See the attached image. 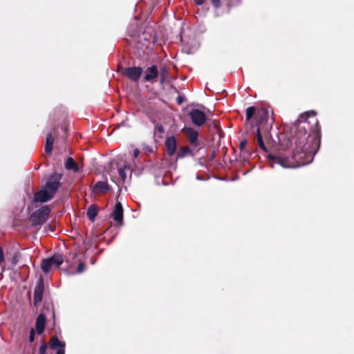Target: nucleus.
<instances>
[{
	"label": "nucleus",
	"instance_id": "nucleus-1",
	"mask_svg": "<svg viewBox=\"0 0 354 354\" xmlns=\"http://www.w3.org/2000/svg\"><path fill=\"white\" fill-rule=\"evenodd\" d=\"M297 122V132L291 139V143L294 142L295 145L292 149V157L289 158L282 153L269 154L268 158L272 167L274 164H278L284 168H295L308 164L312 161L317 149L318 142L314 136L307 134V131H311L310 124L315 127L318 124L315 113L310 111L301 114Z\"/></svg>",
	"mask_w": 354,
	"mask_h": 354
},
{
	"label": "nucleus",
	"instance_id": "nucleus-2",
	"mask_svg": "<svg viewBox=\"0 0 354 354\" xmlns=\"http://www.w3.org/2000/svg\"><path fill=\"white\" fill-rule=\"evenodd\" d=\"M62 175L54 173L47 179L44 188L35 195L36 202H47L52 199L60 186V180Z\"/></svg>",
	"mask_w": 354,
	"mask_h": 354
},
{
	"label": "nucleus",
	"instance_id": "nucleus-3",
	"mask_svg": "<svg viewBox=\"0 0 354 354\" xmlns=\"http://www.w3.org/2000/svg\"><path fill=\"white\" fill-rule=\"evenodd\" d=\"M246 122H249L254 118L257 124L268 122V111L263 107L257 108L250 106L245 111Z\"/></svg>",
	"mask_w": 354,
	"mask_h": 354
},
{
	"label": "nucleus",
	"instance_id": "nucleus-4",
	"mask_svg": "<svg viewBox=\"0 0 354 354\" xmlns=\"http://www.w3.org/2000/svg\"><path fill=\"white\" fill-rule=\"evenodd\" d=\"M50 212V209L48 206H44L34 212L30 216V221L32 225H41L44 224L48 218Z\"/></svg>",
	"mask_w": 354,
	"mask_h": 354
},
{
	"label": "nucleus",
	"instance_id": "nucleus-5",
	"mask_svg": "<svg viewBox=\"0 0 354 354\" xmlns=\"http://www.w3.org/2000/svg\"><path fill=\"white\" fill-rule=\"evenodd\" d=\"M64 261V258L61 254H54L53 257L44 259L41 264L42 270L47 273L55 268H58Z\"/></svg>",
	"mask_w": 354,
	"mask_h": 354
},
{
	"label": "nucleus",
	"instance_id": "nucleus-6",
	"mask_svg": "<svg viewBox=\"0 0 354 354\" xmlns=\"http://www.w3.org/2000/svg\"><path fill=\"white\" fill-rule=\"evenodd\" d=\"M189 115L193 124L198 127L203 125L207 120L204 112L198 109L191 110Z\"/></svg>",
	"mask_w": 354,
	"mask_h": 354
},
{
	"label": "nucleus",
	"instance_id": "nucleus-7",
	"mask_svg": "<svg viewBox=\"0 0 354 354\" xmlns=\"http://www.w3.org/2000/svg\"><path fill=\"white\" fill-rule=\"evenodd\" d=\"M142 73L140 67H128L122 71V74L130 79L131 81L136 82L139 80Z\"/></svg>",
	"mask_w": 354,
	"mask_h": 354
},
{
	"label": "nucleus",
	"instance_id": "nucleus-8",
	"mask_svg": "<svg viewBox=\"0 0 354 354\" xmlns=\"http://www.w3.org/2000/svg\"><path fill=\"white\" fill-rule=\"evenodd\" d=\"M49 346L53 350H57L56 354H65V342L59 340L56 336L53 337L49 342Z\"/></svg>",
	"mask_w": 354,
	"mask_h": 354
},
{
	"label": "nucleus",
	"instance_id": "nucleus-9",
	"mask_svg": "<svg viewBox=\"0 0 354 354\" xmlns=\"http://www.w3.org/2000/svg\"><path fill=\"white\" fill-rule=\"evenodd\" d=\"M182 131L188 137V139L191 145L195 147L198 146V133L196 130L191 127H185L183 129Z\"/></svg>",
	"mask_w": 354,
	"mask_h": 354
},
{
	"label": "nucleus",
	"instance_id": "nucleus-10",
	"mask_svg": "<svg viewBox=\"0 0 354 354\" xmlns=\"http://www.w3.org/2000/svg\"><path fill=\"white\" fill-rule=\"evenodd\" d=\"M158 75V68L156 66H151L147 68L145 74V80L153 82Z\"/></svg>",
	"mask_w": 354,
	"mask_h": 354
},
{
	"label": "nucleus",
	"instance_id": "nucleus-11",
	"mask_svg": "<svg viewBox=\"0 0 354 354\" xmlns=\"http://www.w3.org/2000/svg\"><path fill=\"white\" fill-rule=\"evenodd\" d=\"M165 147L167 150V153L169 156H172L176 151V140L174 136H171L167 138L165 141Z\"/></svg>",
	"mask_w": 354,
	"mask_h": 354
},
{
	"label": "nucleus",
	"instance_id": "nucleus-12",
	"mask_svg": "<svg viewBox=\"0 0 354 354\" xmlns=\"http://www.w3.org/2000/svg\"><path fill=\"white\" fill-rule=\"evenodd\" d=\"M43 292H44V284H43L42 281L41 280L35 288L34 302H35V305H37L38 303L41 301L42 297H43Z\"/></svg>",
	"mask_w": 354,
	"mask_h": 354
},
{
	"label": "nucleus",
	"instance_id": "nucleus-13",
	"mask_svg": "<svg viewBox=\"0 0 354 354\" xmlns=\"http://www.w3.org/2000/svg\"><path fill=\"white\" fill-rule=\"evenodd\" d=\"M112 217L113 219L118 222L122 223L123 220V209L122 204L118 202L115 205L114 211L112 214Z\"/></svg>",
	"mask_w": 354,
	"mask_h": 354
},
{
	"label": "nucleus",
	"instance_id": "nucleus-14",
	"mask_svg": "<svg viewBox=\"0 0 354 354\" xmlns=\"http://www.w3.org/2000/svg\"><path fill=\"white\" fill-rule=\"evenodd\" d=\"M46 324V317L44 314H39L37 318L35 328L38 335H41Z\"/></svg>",
	"mask_w": 354,
	"mask_h": 354
},
{
	"label": "nucleus",
	"instance_id": "nucleus-15",
	"mask_svg": "<svg viewBox=\"0 0 354 354\" xmlns=\"http://www.w3.org/2000/svg\"><path fill=\"white\" fill-rule=\"evenodd\" d=\"M65 167L68 170H73L75 172L79 171V167L76 162L72 158H68L66 159Z\"/></svg>",
	"mask_w": 354,
	"mask_h": 354
},
{
	"label": "nucleus",
	"instance_id": "nucleus-16",
	"mask_svg": "<svg viewBox=\"0 0 354 354\" xmlns=\"http://www.w3.org/2000/svg\"><path fill=\"white\" fill-rule=\"evenodd\" d=\"M187 156H194L192 149L189 147H180L178 151V157L182 158Z\"/></svg>",
	"mask_w": 354,
	"mask_h": 354
},
{
	"label": "nucleus",
	"instance_id": "nucleus-17",
	"mask_svg": "<svg viewBox=\"0 0 354 354\" xmlns=\"http://www.w3.org/2000/svg\"><path fill=\"white\" fill-rule=\"evenodd\" d=\"M93 189L95 191H99L100 192H106L109 190V187L106 182L99 181L95 185Z\"/></svg>",
	"mask_w": 354,
	"mask_h": 354
},
{
	"label": "nucleus",
	"instance_id": "nucleus-18",
	"mask_svg": "<svg viewBox=\"0 0 354 354\" xmlns=\"http://www.w3.org/2000/svg\"><path fill=\"white\" fill-rule=\"evenodd\" d=\"M54 144V138L51 134H48L46 138V142L45 145V151L48 153H50L53 150Z\"/></svg>",
	"mask_w": 354,
	"mask_h": 354
},
{
	"label": "nucleus",
	"instance_id": "nucleus-19",
	"mask_svg": "<svg viewBox=\"0 0 354 354\" xmlns=\"http://www.w3.org/2000/svg\"><path fill=\"white\" fill-rule=\"evenodd\" d=\"M87 216L91 221H93L95 216L97 214V208L95 205H91L87 209Z\"/></svg>",
	"mask_w": 354,
	"mask_h": 354
},
{
	"label": "nucleus",
	"instance_id": "nucleus-20",
	"mask_svg": "<svg viewBox=\"0 0 354 354\" xmlns=\"http://www.w3.org/2000/svg\"><path fill=\"white\" fill-rule=\"evenodd\" d=\"M256 140H257V142L258 144V145L259 146V147L265 152L267 151V149L266 147V145L263 141V138H262V136L261 134V132H260V129L259 127L257 128V135H256Z\"/></svg>",
	"mask_w": 354,
	"mask_h": 354
},
{
	"label": "nucleus",
	"instance_id": "nucleus-21",
	"mask_svg": "<svg viewBox=\"0 0 354 354\" xmlns=\"http://www.w3.org/2000/svg\"><path fill=\"white\" fill-rule=\"evenodd\" d=\"M160 83L164 84L166 79L168 77V72L165 67H162L160 71Z\"/></svg>",
	"mask_w": 354,
	"mask_h": 354
},
{
	"label": "nucleus",
	"instance_id": "nucleus-22",
	"mask_svg": "<svg viewBox=\"0 0 354 354\" xmlns=\"http://www.w3.org/2000/svg\"><path fill=\"white\" fill-rule=\"evenodd\" d=\"M126 167H120L118 170V173H119V175L121 177V178L123 180H125L126 178H127V174H126V172H125V169H126Z\"/></svg>",
	"mask_w": 354,
	"mask_h": 354
},
{
	"label": "nucleus",
	"instance_id": "nucleus-23",
	"mask_svg": "<svg viewBox=\"0 0 354 354\" xmlns=\"http://www.w3.org/2000/svg\"><path fill=\"white\" fill-rule=\"evenodd\" d=\"M86 270V265L84 263H80L77 269V273H82Z\"/></svg>",
	"mask_w": 354,
	"mask_h": 354
},
{
	"label": "nucleus",
	"instance_id": "nucleus-24",
	"mask_svg": "<svg viewBox=\"0 0 354 354\" xmlns=\"http://www.w3.org/2000/svg\"><path fill=\"white\" fill-rule=\"evenodd\" d=\"M48 348V345L45 343L42 344L39 347V354H46V349Z\"/></svg>",
	"mask_w": 354,
	"mask_h": 354
},
{
	"label": "nucleus",
	"instance_id": "nucleus-25",
	"mask_svg": "<svg viewBox=\"0 0 354 354\" xmlns=\"http://www.w3.org/2000/svg\"><path fill=\"white\" fill-rule=\"evenodd\" d=\"M35 340V330L32 328L30 332L29 341L30 342H34Z\"/></svg>",
	"mask_w": 354,
	"mask_h": 354
},
{
	"label": "nucleus",
	"instance_id": "nucleus-26",
	"mask_svg": "<svg viewBox=\"0 0 354 354\" xmlns=\"http://www.w3.org/2000/svg\"><path fill=\"white\" fill-rule=\"evenodd\" d=\"M211 2L215 8H218L221 5L220 0H211Z\"/></svg>",
	"mask_w": 354,
	"mask_h": 354
},
{
	"label": "nucleus",
	"instance_id": "nucleus-27",
	"mask_svg": "<svg viewBox=\"0 0 354 354\" xmlns=\"http://www.w3.org/2000/svg\"><path fill=\"white\" fill-rule=\"evenodd\" d=\"M156 130H157L160 133H163L165 131L163 127L160 124H158L156 127Z\"/></svg>",
	"mask_w": 354,
	"mask_h": 354
},
{
	"label": "nucleus",
	"instance_id": "nucleus-28",
	"mask_svg": "<svg viewBox=\"0 0 354 354\" xmlns=\"http://www.w3.org/2000/svg\"><path fill=\"white\" fill-rule=\"evenodd\" d=\"M4 261V253L1 247H0V263Z\"/></svg>",
	"mask_w": 354,
	"mask_h": 354
},
{
	"label": "nucleus",
	"instance_id": "nucleus-29",
	"mask_svg": "<svg viewBox=\"0 0 354 354\" xmlns=\"http://www.w3.org/2000/svg\"><path fill=\"white\" fill-rule=\"evenodd\" d=\"M139 154V150L138 149H135L133 150V157L137 158Z\"/></svg>",
	"mask_w": 354,
	"mask_h": 354
},
{
	"label": "nucleus",
	"instance_id": "nucleus-30",
	"mask_svg": "<svg viewBox=\"0 0 354 354\" xmlns=\"http://www.w3.org/2000/svg\"><path fill=\"white\" fill-rule=\"evenodd\" d=\"M194 1L197 5H201L204 2V0H194Z\"/></svg>",
	"mask_w": 354,
	"mask_h": 354
},
{
	"label": "nucleus",
	"instance_id": "nucleus-31",
	"mask_svg": "<svg viewBox=\"0 0 354 354\" xmlns=\"http://www.w3.org/2000/svg\"><path fill=\"white\" fill-rule=\"evenodd\" d=\"M246 145H247L246 141L241 142L240 144L241 149H243L246 146Z\"/></svg>",
	"mask_w": 354,
	"mask_h": 354
},
{
	"label": "nucleus",
	"instance_id": "nucleus-32",
	"mask_svg": "<svg viewBox=\"0 0 354 354\" xmlns=\"http://www.w3.org/2000/svg\"><path fill=\"white\" fill-rule=\"evenodd\" d=\"M177 102L178 104H180L182 102V99L180 97H178V99H177Z\"/></svg>",
	"mask_w": 354,
	"mask_h": 354
}]
</instances>
